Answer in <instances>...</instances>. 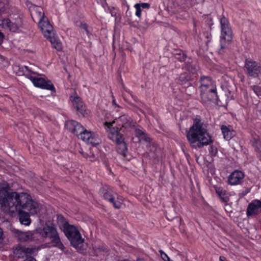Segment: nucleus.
I'll return each instance as SVG.
<instances>
[{"label":"nucleus","mask_w":261,"mask_h":261,"mask_svg":"<svg viewBox=\"0 0 261 261\" xmlns=\"http://www.w3.org/2000/svg\"><path fill=\"white\" fill-rule=\"evenodd\" d=\"M65 127L69 132L77 136L80 138L82 135V124L73 120H69L66 121Z\"/></svg>","instance_id":"obj_15"},{"label":"nucleus","mask_w":261,"mask_h":261,"mask_svg":"<svg viewBox=\"0 0 261 261\" xmlns=\"http://www.w3.org/2000/svg\"><path fill=\"white\" fill-rule=\"evenodd\" d=\"M199 82L200 83L199 87L200 91L217 88L215 81L210 76L201 75Z\"/></svg>","instance_id":"obj_17"},{"label":"nucleus","mask_w":261,"mask_h":261,"mask_svg":"<svg viewBox=\"0 0 261 261\" xmlns=\"http://www.w3.org/2000/svg\"><path fill=\"white\" fill-rule=\"evenodd\" d=\"M194 80V76L187 72L181 73L178 77L176 79L177 84L184 85H190L191 82Z\"/></svg>","instance_id":"obj_21"},{"label":"nucleus","mask_w":261,"mask_h":261,"mask_svg":"<svg viewBox=\"0 0 261 261\" xmlns=\"http://www.w3.org/2000/svg\"><path fill=\"white\" fill-rule=\"evenodd\" d=\"M123 138L121 141L116 142L117 151L118 153L122 155L124 160L129 161V159L127 158V146Z\"/></svg>","instance_id":"obj_25"},{"label":"nucleus","mask_w":261,"mask_h":261,"mask_svg":"<svg viewBox=\"0 0 261 261\" xmlns=\"http://www.w3.org/2000/svg\"><path fill=\"white\" fill-rule=\"evenodd\" d=\"M58 219L64 222L63 230L65 234L70 241L71 245L77 249L79 245L82 243L80 231L74 226L69 224L62 215H58Z\"/></svg>","instance_id":"obj_3"},{"label":"nucleus","mask_w":261,"mask_h":261,"mask_svg":"<svg viewBox=\"0 0 261 261\" xmlns=\"http://www.w3.org/2000/svg\"><path fill=\"white\" fill-rule=\"evenodd\" d=\"M39 75L38 73V75H33L31 78L30 77L33 85L37 88L55 92L56 88L51 81L45 77H38Z\"/></svg>","instance_id":"obj_7"},{"label":"nucleus","mask_w":261,"mask_h":261,"mask_svg":"<svg viewBox=\"0 0 261 261\" xmlns=\"http://www.w3.org/2000/svg\"><path fill=\"white\" fill-rule=\"evenodd\" d=\"M172 261H173V260H172Z\"/></svg>","instance_id":"obj_58"},{"label":"nucleus","mask_w":261,"mask_h":261,"mask_svg":"<svg viewBox=\"0 0 261 261\" xmlns=\"http://www.w3.org/2000/svg\"><path fill=\"white\" fill-rule=\"evenodd\" d=\"M160 252L161 256L162 259L164 261H172L170 259V258L168 257V256L165 252H164L162 250H160Z\"/></svg>","instance_id":"obj_44"},{"label":"nucleus","mask_w":261,"mask_h":261,"mask_svg":"<svg viewBox=\"0 0 261 261\" xmlns=\"http://www.w3.org/2000/svg\"><path fill=\"white\" fill-rule=\"evenodd\" d=\"M9 186L3 187L0 191H5V197L0 199L1 209L6 213L13 212L18 209L29 211L32 215L36 214L39 211L38 204L34 201L30 195L23 193L20 194L16 192H9Z\"/></svg>","instance_id":"obj_1"},{"label":"nucleus","mask_w":261,"mask_h":261,"mask_svg":"<svg viewBox=\"0 0 261 261\" xmlns=\"http://www.w3.org/2000/svg\"><path fill=\"white\" fill-rule=\"evenodd\" d=\"M84 109V107L83 106V110ZM91 113V112L89 110H85L84 112L83 111V116H89Z\"/></svg>","instance_id":"obj_46"},{"label":"nucleus","mask_w":261,"mask_h":261,"mask_svg":"<svg viewBox=\"0 0 261 261\" xmlns=\"http://www.w3.org/2000/svg\"><path fill=\"white\" fill-rule=\"evenodd\" d=\"M251 88L255 94L261 98V86L253 85L251 86Z\"/></svg>","instance_id":"obj_37"},{"label":"nucleus","mask_w":261,"mask_h":261,"mask_svg":"<svg viewBox=\"0 0 261 261\" xmlns=\"http://www.w3.org/2000/svg\"><path fill=\"white\" fill-rule=\"evenodd\" d=\"M119 122L118 126L121 129L130 128L135 126L131 118L127 115H123L120 116L118 119H116Z\"/></svg>","instance_id":"obj_20"},{"label":"nucleus","mask_w":261,"mask_h":261,"mask_svg":"<svg viewBox=\"0 0 261 261\" xmlns=\"http://www.w3.org/2000/svg\"><path fill=\"white\" fill-rule=\"evenodd\" d=\"M145 132L140 129L139 128H136L135 130V136L139 139L143 135H144Z\"/></svg>","instance_id":"obj_43"},{"label":"nucleus","mask_w":261,"mask_h":261,"mask_svg":"<svg viewBox=\"0 0 261 261\" xmlns=\"http://www.w3.org/2000/svg\"><path fill=\"white\" fill-rule=\"evenodd\" d=\"M10 9L8 0H0V14L1 15L9 12Z\"/></svg>","instance_id":"obj_31"},{"label":"nucleus","mask_w":261,"mask_h":261,"mask_svg":"<svg viewBox=\"0 0 261 261\" xmlns=\"http://www.w3.org/2000/svg\"><path fill=\"white\" fill-rule=\"evenodd\" d=\"M256 155L259 160L261 162V151L256 153Z\"/></svg>","instance_id":"obj_53"},{"label":"nucleus","mask_w":261,"mask_h":261,"mask_svg":"<svg viewBox=\"0 0 261 261\" xmlns=\"http://www.w3.org/2000/svg\"><path fill=\"white\" fill-rule=\"evenodd\" d=\"M183 68L187 71V72L194 76L199 70L200 67L197 61L189 59V61L185 62Z\"/></svg>","instance_id":"obj_18"},{"label":"nucleus","mask_w":261,"mask_h":261,"mask_svg":"<svg viewBox=\"0 0 261 261\" xmlns=\"http://www.w3.org/2000/svg\"><path fill=\"white\" fill-rule=\"evenodd\" d=\"M112 97H113V101H112L113 105H114V106H115L117 107H119V105L116 103V100L114 99V97L113 96H112Z\"/></svg>","instance_id":"obj_50"},{"label":"nucleus","mask_w":261,"mask_h":261,"mask_svg":"<svg viewBox=\"0 0 261 261\" xmlns=\"http://www.w3.org/2000/svg\"><path fill=\"white\" fill-rule=\"evenodd\" d=\"M70 100L71 101L73 107L77 111L81 113L82 108V99L81 98L77 95V94L75 92L73 95L70 96Z\"/></svg>","instance_id":"obj_27"},{"label":"nucleus","mask_w":261,"mask_h":261,"mask_svg":"<svg viewBox=\"0 0 261 261\" xmlns=\"http://www.w3.org/2000/svg\"><path fill=\"white\" fill-rule=\"evenodd\" d=\"M220 23L222 32L221 37H226V39H232V31L229 27L228 20L224 16L221 18Z\"/></svg>","instance_id":"obj_19"},{"label":"nucleus","mask_w":261,"mask_h":261,"mask_svg":"<svg viewBox=\"0 0 261 261\" xmlns=\"http://www.w3.org/2000/svg\"><path fill=\"white\" fill-rule=\"evenodd\" d=\"M261 213V201L254 200L250 202L247 208L246 215L247 217L257 215Z\"/></svg>","instance_id":"obj_16"},{"label":"nucleus","mask_w":261,"mask_h":261,"mask_svg":"<svg viewBox=\"0 0 261 261\" xmlns=\"http://www.w3.org/2000/svg\"><path fill=\"white\" fill-rule=\"evenodd\" d=\"M15 236L19 241L25 242L32 240L33 233L30 231L23 232L17 230Z\"/></svg>","instance_id":"obj_24"},{"label":"nucleus","mask_w":261,"mask_h":261,"mask_svg":"<svg viewBox=\"0 0 261 261\" xmlns=\"http://www.w3.org/2000/svg\"><path fill=\"white\" fill-rule=\"evenodd\" d=\"M245 175L243 172L235 170L228 176V184L231 186L241 184L243 181Z\"/></svg>","instance_id":"obj_14"},{"label":"nucleus","mask_w":261,"mask_h":261,"mask_svg":"<svg viewBox=\"0 0 261 261\" xmlns=\"http://www.w3.org/2000/svg\"><path fill=\"white\" fill-rule=\"evenodd\" d=\"M135 8L136 9V15L137 17L139 18H140L141 16V9L140 8V4H136L135 5Z\"/></svg>","instance_id":"obj_42"},{"label":"nucleus","mask_w":261,"mask_h":261,"mask_svg":"<svg viewBox=\"0 0 261 261\" xmlns=\"http://www.w3.org/2000/svg\"><path fill=\"white\" fill-rule=\"evenodd\" d=\"M139 140L140 141H144L145 142H147V143H150L151 141V139L148 136L146 132L144 133V135L142 136L139 139Z\"/></svg>","instance_id":"obj_41"},{"label":"nucleus","mask_w":261,"mask_h":261,"mask_svg":"<svg viewBox=\"0 0 261 261\" xmlns=\"http://www.w3.org/2000/svg\"><path fill=\"white\" fill-rule=\"evenodd\" d=\"M47 39L49 40L53 48L55 49H62V43L58 39L52 36Z\"/></svg>","instance_id":"obj_34"},{"label":"nucleus","mask_w":261,"mask_h":261,"mask_svg":"<svg viewBox=\"0 0 261 261\" xmlns=\"http://www.w3.org/2000/svg\"><path fill=\"white\" fill-rule=\"evenodd\" d=\"M231 40L226 39V37H221L220 42L221 49L230 48L231 47Z\"/></svg>","instance_id":"obj_36"},{"label":"nucleus","mask_w":261,"mask_h":261,"mask_svg":"<svg viewBox=\"0 0 261 261\" xmlns=\"http://www.w3.org/2000/svg\"><path fill=\"white\" fill-rule=\"evenodd\" d=\"M216 193L219 196L221 201L224 203H227L229 201V197L226 194V190L222 187H215Z\"/></svg>","instance_id":"obj_28"},{"label":"nucleus","mask_w":261,"mask_h":261,"mask_svg":"<svg viewBox=\"0 0 261 261\" xmlns=\"http://www.w3.org/2000/svg\"><path fill=\"white\" fill-rule=\"evenodd\" d=\"M219 260L220 261H227L226 260V258L225 256H220L219 257Z\"/></svg>","instance_id":"obj_52"},{"label":"nucleus","mask_w":261,"mask_h":261,"mask_svg":"<svg viewBox=\"0 0 261 261\" xmlns=\"http://www.w3.org/2000/svg\"><path fill=\"white\" fill-rule=\"evenodd\" d=\"M200 95L201 102L205 106H208L212 103L219 106H223L218 96L217 88L200 90Z\"/></svg>","instance_id":"obj_6"},{"label":"nucleus","mask_w":261,"mask_h":261,"mask_svg":"<svg viewBox=\"0 0 261 261\" xmlns=\"http://www.w3.org/2000/svg\"><path fill=\"white\" fill-rule=\"evenodd\" d=\"M4 38V34L2 32H0V44L2 43Z\"/></svg>","instance_id":"obj_49"},{"label":"nucleus","mask_w":261,"mask_h":261,"mask_svg":"<svg viewBox=\"0 0 261 261\" xmlns=\"http://www.w3.org/2000/svg\"><path fill=\"white\" fill-rule=\"evenodd\" d=\"M245 67L247 70V74L254 78L257 77L261 71L260 64L252 59L245 60Z\"/></svg>","instance_id":"obj_11"},{"label":"nucleus","mask_w":261,"mask_h":261,"mask_svg":"<svg viewBox=\"0 0 261 261\" xmlns=\"http://www.w3.org/2000/svg\"><path fill=\"white\" fill-rule=\"evenodd\" d=\"M250 189H246L245 191L243 192L242 194L243 195H245L246 194L250 192Z\"/></svg>","instance_id":"obj_51"},{"label":"nucleus","mask_w":261,"mask_h":261,"mask_svg":"<svg viewBox=\"0 0 261 261\" xmlns=\"http://www.w3.org/2000/svg\"><path fill=\"white\" fill-rule=\"evenodd\" d=\"M3 229L0 227V244L2 243V242L3 240Z\"/></svg>","instance_id":"obj_48"},{"label":"nucleus","mask_w":261,"mask_h":261,"mask_svg":"<svg viewBox=\"0 0 261 261\" xmlns=\"http://www.w3.org/2000/svg\"><path fill=\"white\" fill-rule=\"evenodd\" d=\"M42 33L43 34L45 37L47 39L52 36L53 34V28L51 25H47L46 27L42 28L41 29Z\"/></svg>","instance_id":"obj_35"},{"label":"nucleus","mask_w":261,"mask_h":261,"mask_svg":"<svg viewBox=\"0 0 261 261\" xmlns=\"http://www.w3.org/2000/svg\"><path fill=\"white\" fill-rule=\"evenodd\" d=\"M14 73L17 76H24L29 80L31 75H38V73L35 71L33 68L28 66H22L19 64H15L12 66Z\"/></svg>","instance_id":"obj_9"},{"label":"nucleus","mask_w":261,"mask_h":261,"mask_svg":"<svg viewBox=\"0 0 261 261\" xmlns=\"http://www.w3.org/2000/svg\"><path fill=\"white\" fill-rule=\"evenodd\" d=\"M13 253L18 258H23L26 256L24 246L21 245L17 246L14 249Z\"/></svg>","instance_id":"obj_32"},{"label":"nucleus","mask_w":261,"mask_h":261,"mask_svg":"<svg viewBox=\"0 0 261 261\" xmlns=\"http://www.w3.org/2000/svg\"><path fill=\"white\" fill-rule=\"evenodd\" d=\"M36 233L39 234L43 238H49L51 239L53 246L58 247L61 250L64 248L58 231L54 226L46 224L42 228H37L36 229Z\"/></svg>","instance_id":"obj_4"},{"label":"nucleus","mask_w":261,"mask_h":261,"mask_svg":"<svg viewBox=\"0 0 261 261\" xmlns=\"http://www.w3.org/2000/svg\"><path fill=\"white\" fill-rule=\"evenodd\" d=\"M209 153L212 157L216 156L218 153V149L216 146L211 145L208 148Z\"/></svg>","instance_id":"obj_38"},{"label":"nucleus","mask_w":261,"mask_h":261,"mask_svg":"<svg viewBox=\"0 0 261 261\" xmlns=\"http://www.w3.org/2000/svg\"><path fill=\"white\" fill-rule=\"evenodd\" d=\"M17 210H18V216L20 223L25 226L29 225L31 222L29 213L22 211L21 209H18Z\"/></svg>","instance_id":"obj_26"},{"label":"nucleus","mask_w":261,"mask_h":261,"mask_svg":"<svg viewBox=\"0 0 261 261\" xmlns=\"http://www.w3.org/2000/svg\"><path fill=\"white\" fill-rule=\"evenodd\" d=\"M115 123L116 121L114 120L112 122H105L104 123V125L109 129L108 138L115 143L121 141L124 138L123 135L120 133L122 129L118 126H114Z\"/></svg>","instance_id":"obj_8"},{"label":"nucleus","mask_w":261,"mask_h":261,"mask_svg":"<svg viewBox=\"0 0 261 261\" xmlns=\"http://www.w3.org/2000/svg\"><path fill=\"white\" fill-rule=\"evenodd\" d=\"M30 11L32 17L33 19L36 18L38 20L45 18L44 14L42 8L36 6H32L30 7Z\"/></svg>","instance_id":"obj_23"},{"label":"nucleus","mask_w":261,"mask_h":261,"mask_svg":"<svg viewBox=\"0 0 261 261\" xmlns=\"http://www.w3.org/2000/svg\"><path fill=\"white\" fill-rule=\"evenodd\" d=\"M173 54L175 58L180 62L184 61L187 57L186 53L183 50H174Z\"/></svg>","instance_id":"obj_33"},{"label":"nucleus","mask_w":261,"mask_h":261,"mask_svg":"<svg viewBox=\"0 0 261 261\" xmlns=\"http://www.w3.org/2000/svg\"><path fill=\"white\" fill-rule=\"evenodd\" d=\"M140 4V8H142L144 9H148L150 7V4L148 3H143Z\"/></svg>","instance_id":"obj_45"},{"label":"nucleus","mask_w":261,"mask_h":261,"mask_svg":"<svg viewBox=\"0 0 261 261\" xmlns=\"http://www.w3.org/2000/svg\"><path fill=\"white\" fill-rule=\"evenodd\" d=\"M29 51H30V52L32 53H34V52L32 50H29Z\"/></svg>","instance_id":"obj_57"},{"label":"nucleus","mask_w":261,"mask_h":261,"mask_svg":"<svg viewBox=\"0 0 261 261\" xmlns=\"http://www.w3.org/2000/svg\"><path fill=\"white\" fill-rule=\"evenodd\" d=\"M92 28L86 23H83V39L85 41L84 46L87 48L92 47V43L95 39V36L92 33Z\"/></svg>","instance_id":"obj_13"},{"label":"nucleus","mask_w":261,"mask_h":261,"mask_svg":"<svg viewBox=\"0 0 261 261\" xmlns=\"http://www.w3.org/2000/svg\"><path fill=\"white\" fill-rule=\"evenodd\" d=\"M207 125L199 115L193 119L192 125L186 132L187 139L192 148H201L213 143L212 137L207 132Z\"/></svg>","instance_id":"obj_2"},{"label":"nucleus","mask_w":261,"mask_h":261,"mask_svg":"<svg viewBox=\"0 0 261 261\" xmlns=\"http://www.w3.org/2000/svg\"><path fill=\"white\" fill-rule=\"evenodd\" d=\"M45 19H46V18H45L44 19H42L41 20H38L39 21V22H38L39 26L41 29H42V28L46 27L47 25H51L50 24L48 20H45Z\"/></svg>","instance_id":"obj_39"},{"label":"nucleus","mask_w":261,"mask_h":261,"mask_svg":"<svg viewBox=\"0 0 261 261\" xmlns=\"http://www.w3.org/2000/svg\"><path fill=\"white\" fill-rule=\"evenodd\" d=\"M220 129L223 136V138L227 141L230 140L236 135V132L232 129L231 125H222L220 126Z\"/></svg>","instance_id":"obj_22"},{"label":"nucleus","mask_w":261,"mask_h":261,"mask_svg":"<svg viewBox=\"0 0 261 261\" xmlns=\"http://www.w3.org/2000/svg\"><path fill=\"white\" fill-rule=\"evenodd\" d=\"M25 253L26 254V258L32 257V255L34 253V249L32 248L26 247L24 246Z\"/></svg>","instance_id":"obj_40"},{"label":"nucleus","mask_w":261,"mask_h":261,"mask_svg":"<svg viewBox=\"0 0 261 261\" xmlns=\"http://www.w3.org/2000/svg\"><path fill=\"white\" fill-rule=\"evenodd\" d=\"M5 60H6L5 58L3 56L0 55V62H3Z\"/></svg>","instance_id":"obj_54"},{"label":"nucleus","mask_w":261,"mask_h":261,"mask_svg":"<svg viewBox=\"0 0 261 261\" xmlns=\"http://www.w3.org/2000/svg\"><path fill=\"white\" fill-rule=\"evenodd\" d=\"M250 142L256 153L261 151V140L258 136H253Z\"/></svg>","instance_id":"obj_29"},{"label":"nucleus","mask_w":261,"mask_h":261,"mask_svg":"<svg viewBox=\"0 0 261 261\" xmlns=\"http://www.w3.org/2000/svg\"><path fill=\"white\" fill-rule=\"evenodd\" d=\"M74 23L75 24V25L79 27V28H81L82 27V21L79 20H74Z\"/></svg>","instance_id":"obj_47"},{"label":"nucleus","mask_w":261,"mask_h":261,"mask_svg":"<svg viewBox=\"0 0 261 261\" xmlns=\"http://www.w3.org/2000/svg\"><path fill=\"white\" fill-rule=\"evenodd\" d=\"M83 141L87 144H91L94 146L101 143L99 135L95 133L88 130L83 126Z\"/></svg>","instance_id":"obj_12"},{"label":"nucleus","mask_w":261,"mask_h":261,"mask_svg":"<svg viewBox=\"0 0 261 261\" xmlns=\"http://www.w3.org/2000/svg\"><path fill=\"white\" fill-rule=\"evenodd\" d=\"M99 194L101 198L112 204L115 208H121L122 203L116 200V198L118 199V195L113 187L104 185L99 189Z\"/></svg>","instance_id":"obj_5"},{"label":"nucleus","mask_w":261,"mask_h":261,"mask_svg":"<svg viewBox=\"0 0 261 261\" xmlns=\"http://www.w3.org/2000/svg\"><path fill=\"white\" fill-rule=\"evenodd\" d=\"M108 247L105 245H95L93 247V253L95 256H98L102 253L108 252Z\"/></svg>","instance_id":"obj_30"},{"label":"nucleus","mask_w":261,"mask_h":261,"mask_svg":"<svg viewBox=\"0 0 261 261\" xmlns=\"http://www.w3.org/2000/svg\"><path fill=\"white\" fill-rule=\"evenodd\" d=\"M2 28L7 29L10 31L16 32L22 25V21L21 17L17 15L12 20L9 19H4L1 24Z\"/></svg>","instance_id":"obj_10"},{"label":"nucleus","mask_w":261,"mask_h":261,"mask_svg":"<svg viewBox=\"0 0 261 261\" xmlns=\"http://www.w3.org/2000/svg\"><path fill=\"white\" fill-rule=\"evenodd\" d=\"M176 218L178 220L180 225H181V223L182 221V219L181 218Z\"/></svg>","instance_id":"obj_55"},{"label":"nucleus","mask_w":261,"mask_h":261,"mask_svg":"<svg viewBox=\"0 0 261 261\" xmlns=\"http://www.w3.org/2000/svg\"><path fill=\"white\" fill-rule=\"evenodd\" d=\"M84 241H85L84 239H83V240H82V241H83V247H84Z\"/></svg>","instance_id":"obj_56"}]
</instances>
